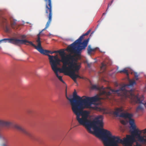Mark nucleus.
<instances>
[{
  "mask_svg": "<svg viewBox=\"0 0 146 146\" xmlns=\"http://www.w3.org/2000/svg\"><path fill=\"white\" fill-rule=\"evenodd\" d=\"M96 125L93 128L94 131L93 134H95L98 137L102 135L106 137L103 140L104 146H119V143L122 144L124 146H129L131 144V141L133 142L135 141L134 135H127L126 138H125L122 140L118 136H112L110 131L102 128L103 127H101L100 126L98 127Z\"/></svg>",
  "mask_w": 146,
  "mask_h": 146,
  "instance_id": "nucleus-3",
  "label": "nucleus"
},
{
  "mask_svg": "<svg viewBox=\"0 0 146 146\" xmlns=\"http://www.w3.org/2000/svg\"><path fill=\"white\" fill-rule=\"evenodd\" d=\"M5 30L6 32L7 33L9 32L10 31V29L7 27H6Z\"/></svg>",
  "mask_w": 146,
  "mask_h": 146,
  "instance_id": "nucleus-20",
  "label": "nucleus"
},
{
  "mask_svg": "<svg viewBox=\"0 0 146 146\" xmlns=\"http://www.w3.org/2000/svg\"><path fill=\"white\" fill-rule=\"evenodd\" d=\"M131 126L132 127L133 129L134 130H135V129H136V126H135V125H134V124H133V125Z\"/></svg>",
  "mask_w": 146,
  "mask_h": 146,
  "instance_id": "nucleus-22",
  "label": "nucleus"
},
{
  "mask_svg": "<svg viewBox=\"0 0 146 146\" xmlns=\"http://www.w3.org/2000/svg\"><path fill=\"white\" fill-rule=\"evenodd\" d=\"M113 0H112L111 1V2L110 3H109L108 4V7H110V6H111V4L112 3H113ZM108 9H107L106 11H107V10H108Z\"/></svg>",
  "mask_w": 146,
  "mask_h": 146,
  "instance_id": "nucleus-21",
  "label": "nucleus"
},
{
  "mask_svg": "<svg viewBox=\"0 0 146 146\" xmlns=\"http://www.w3.org/2000/svg\"><path fill=\"white\" fill-rule=\"evenodd\" d=\"M90 31L91 30H89L86 33L80 36L77 40L68 46L66 50L74 54L76 56H80L82 50H85L87 47L89 38L84 40L82 42V41L84 38V37L88 35Z\"/></svg>",
  "mask_w": 146,
  "mask_h": 146,
  "instance_id": "nucleus-4",
  "label": "nucleus"
},
{
  "mask_svg": "<svg viewBox=\"0 0 146 146\" xmlns=\"http://www.w3.org/2000/svg\"><path fill=\"white\" fill-rule=\"evenodd\" d=\"M135 78L136 80H137L138 79V76L137 75H135Z\"/></svg>",
  "mask_w": 146,
  "mask_h": 146,
  "instance_id": "nucleus-24",
  "label": "nucleus"
},
{
  "mask_svg": "<svg viewBox=\"0 0 146 146\" xmlns=\"http://www.w3.org/2000/svg\"><path fill=\"white\" fill-rule=\"evenodd\" d=\"M118 72L121 73L123 72L126 74L127 75H128V70L125 69H124L122 70L119 71Z\"/></svg>",
  "mask_w": 146,
  "mask_h": 146,
  "instance_id": "nucleus-18",
  "label": "nucleus"
},
{
  "mask_svg": "<svg viewBox=\"0 0 146 146\" xmlns=\"http://www.w3.org/2000/svg\"><path fill=\"white\" fill-rule=\"evenodd\" d=\"M2 120H0V125H1Z\"/></svg>",
  "mask_w": 146,
  "mask_h": 146,
  "instance_id": "nucleus-26",
  "label": "nucleus"
},
{
  "mask_svg": "<svg viewBox=\"0 0 146 146\" xmlns=\"http://www.w3.org/2000/svg\"><path fill=\"white\" fill-rule=\"evenodd\" d=\"M3 145L4 146H5V144H3Z\"/></svg>",
  "mask_w": 146,
  "mask_h": 146,
  "instance_id": "nucleus-28",
  "label": "nucleus"
},
{
  "mask_svg": "<svg viewBox=\"0 0 146 146\" xmlns=\"http://www.w3.org/2000/svg\"><path fill=\"white\" fill-rule=\"evenodd\" d=\"M95 50L96 49L95 48H91V46L90 45L88 46V54L90 55L91 54L92 52H95Z\"/></svg>",
  "mask_w": 146,
  "mask_h": 146,
  "instance_id": "nucleus-15",
  "label": "nucleus"
},
{
  "mask_svg": "<svg viewBox=\"0 0 146 146\" xmlns=\"http://www.w3.org/2000/svg\"><path fill=\"white\" fill-rule=\"evenodd\" d=\"M75 83H77V80L76 78L72 77H70Z\"/></svg>",
  "mask_w": 146,
  "mask_h": 146,
  "instance_id": "nucleus-23",
  "label": "nucleus"
},
{
  "mask_svg": "<svg viewBox=\"0 0 146 146\" xmlns=\"http://www.w3.org/2000/svg\"><path fill=\"white\" fill-rule=\"evenodd\" d=\"M121 123H122L123 124H125V122L123 121H121Z\"/></svg>",
  "mask_w": 146,
  "mask_h": 146,
  "instance_id": "nucleus-25",
  "label": "nucleus"
},
{
  "mask_svg": "<svg viewBox=\"0 0 146 146\" xmlns=\"http://www.w3.org/2000/svg\"><path fill=\"white\" fill-rule=\"evenodd\" d=\"M67 99L69 101L72 106V110L76 115V119L80 125L85 126L89 133H94L91 129L96 125H100V127H103L102 121L103 116L100 115L96 118L95 121H91L88 119L89 112L86 111H83L85 108L94 109L92 107L94 102L98 101L99 98L97 96L92 97L85 96L81 97L77 95L75 90L73 93V98H70L66 96Z\"/></svg>",
  "mask_w": 146,
  "mask_h": 146,
  "instance_id": "nucleus-1",
  "label": "nucleus"
},
{
  "mask_svg": "<svg viewBox=\"0 0 146 146\" xmlns=\"http://www.w3.org/2000/svg\"><path fill=\"white\" fill-rule=\"evenodd\" d=\"M14 127L18 130L28 136L32 139L39 142V141L37 138L34 136L30 132L26 130L24 128L16 124L15 125Z\"/></svg>",
  "mask_w": 146,
  "mask_h": 146,
  "instance_id": "nucleus-11",
  "label": "nucleus"
},
{
  "mask_svg": "<svg viewBox=\"0 0 146 146\" xmlns=\"http://www.w3.org/2000/svg\"><path fill=\"white\" fill-rule=\"evenodd\" d=\"M143 109V108L141 106H139L137 108V110H142Z\"/></svg>",
  "mask_w": 146,
  "mask_h": 146,
  "instance_id": "nucleus-19",
  "label": "nucleus"
},
{
  "mask_svg": "<svg viewBox=\"0 0 146 146\" xmlns=\"http://www.w3.org/2000/svg\"><path fill=\"white\" fill-rule=\"evenodd\" d=\"M11 25L12 28L13 29L17 28L16 20L12 18L10 19Z\"/></svg>",
  "mask_w": 146,
  "mask_h": 146,
  "instance_id": "nucleus-13",
  "label": "nucleus"
},
{
  "mask_svg": "<svg viewBox=\"0 0 146 146\" xmlns=\"http://www.w3.org/2000/svg\"><path fill=\"white\" fill-rule=\"evenodd\" d=\"M136 84V82L134 80H131L129 81V84L127 86H132Z\"/></svg>",
  "mask_w": 146,
  "mask_h": 146,
  "instance_id": "nucleus-17",
  "label": "nucleus"
},
{
  "mask_svg": "<svg viewBox=\"0 0 146 146\" xmlns=\"http://www.w3.org/2000/svg\"><path fill=\"white\" fill-rule=\"evenodd\" d=\"M54 53H58L61 57V59H59V63L57 65L60 64V62L62 63L63 64L68 63V62L70 60H72L74 58V57L76 56L71 55L70 54H66L64 50H59L54 51H53Z\"/></svg>",
  "mask_w": 146,
  "mask_h": 146,
  "instance_id": "nucleus-8",
  "label": "nucleus"
},
{
  "mask_svg": "<svg viewBox=\"0 0 146 146\" xmlns=\"http://www.w3.org/2000/svg\"><path fill=\"white\" fill-rule=\"evenodd\" d=\"M126 86H122L119 89L115 90L111 89L110 87L104 88L102 86L100 87L98 85L91 84L90 88L92 90H100V95L104 97L101 98L99 97L100 100L98 101L101 99L110 100L111 98L110 97H111V95L110 91H111L114 94H117L118 96L125 98H129L134 100H136L137 103L142 104L145 106L146 104V101H143L144 100L143 96H141L139 98L138 95H135L133 94L132 90H127L125 89Z\"/></svg>",
  "mask_w": 146,
  "mask_h": 146,
  "instance_id": "nucleus-2",
  "label": "nucleus"
},
{
  "mask_svg": "<svg viewBox=\"0 0 146 146\" xmlns=\"http://www.w3.org/2000/svg\"><path fill=\"white\" fill-rule=\"evenodd\" d=\"M144 134H146V135L144 136H141L140 132L138 129H135L131 132V134L132 135H134V137L137 136L136 138L139 141L145 143H146V129L144 130Z\"/></svg>",
  "mask_w": 146,
  "mask_h": 146,
  "instance_id": "nucleus-10",
  "label": "nucleus"
},
{
  "mask_svg": "<svg viewBox=\"0 0 146 146\" xmlns=\"http://www.w3.org/2000/svg\"><path fill=\"white\" fill-rule=\"evenodd\" d=\"M6 41L5 42H9L12 43L15 45L19 44L20 40L15 38H4L1 40H0V43L2 41Z\"/></svg>",
  "mask_w": 146,
  "mask_h": 146,
  "instance_id": "nucleus-12",
  "label": "nucleus"
},
{
  "mask_svg": "<svg viewBox=\"0 0 146 146\" xmlns=\"http://www.w3.org/2000/svg\"><path fill=\"white\" fill-rule=\"evenodd\" d=\"M68 64V63L63 64L61 68H58V65H57V64L51 66L52 70L54 72L57 77L60 81L64 84L65 83L62 79V77L59 76L58 74V72L59 71L60 73H63L65 75H67V74H68L67 69H68L69 67H67V65Z\"/></svg>",
  "mask_w": 146,
  "mask_h": 146,
  "instance_id": "nucleus-7",
  "label": "nucleus"
},
{
  "mask_svg": "<svg viewBox=\"0 0 146 146\" xmlns=\"http://www.w3.org/2000/svg\"><path fill=\"white\" fill-rule=\"evenodd\" d=\"M38 43L37 46L33 44L32 42L28 41L26 40H20L19 44H24L29 45V44L35 47L40 53L42 54L47 55L48 57L49 62L51 66L57 64L59 63V59L57 55L55 56H51L48 54H52L54 53L53 51L43 49L41 46V42L39 38L36 41Z\"/></svg>",
  "mask_w": 146,
  "mask_h": 146,
  "instance_id": "nucleus-5",
  "label": "nucleus"
},
{
  "mask_svg": "<svg viewBox=\"0 0 146 146\" xmlns=\"http://www.w3.org/2000/svg\"><path fill=\"white\" fill-rule=\"evenodd\" d=\"M1 125L3 126L9 127L12 125L11 122L9 121H5L2 120Z\"/></svg>",
  "mask_w": 146,
  "mask_h": 146,
  "instance_id": "nucleus-14",
  "label": "nucleus"
},
{
  "mask_svg": "<svg viewBox=\"0 0 146 146\" xmlns=\"http://www.w3.org/2000/svg\"><path fill=\"white\" fill-rule=\"evenodd\" d=\"M106 14V13H103V14Z\"/></svg>",
  "mask_w": 146,
  "mask_h": 146,
  "instance_id": "nucleus-29",
  "label": "nucleus"
},
{
  "mask_svg": "<svg viewBox=\"0 0 146 146\" xmlns=\"http://www.w3.org/2000/svg\"><path fill=\"white\" fill-rule=\"evenodd\" d=\"M107 64H109L107 62L105 61L102 63V65L101 67V68L102 69L104 70V71L106 69V66Z\"/></svg>",
  "mask_w": 146,
  "mask_h": 146,
  "instance_id": "nucleus-16",
  "label": "nucleus"
},
{
  "mask_svg": "<svg viewBox=\"0 0 146 146\" xmlns=\"http://www.w3.org/2000/svg\"><path fill=\"white\" fill-rule=\"evenodd\" d=\"M115 85L116 86H118V84H117V83H116L115 84Z\"/></svg>",
  "mask_w": 146,
  "mask_h": 146,
  "instance_id": "nucleus-27",
  "label": "nucleus"
},
{
  "mask_svg": "<svg viewBox=\"0 0 146 146\" xmlns=\"http://www.w3.org/2000/svg\"><path fill=\"white\" fill-rule=\"evenodd\" d=\"M123 110L122 108H118L116 109L115 111L113 112V114L117 116L125 118H128L129 119V123L131 126L133 125L134 124V121L133 119L131 118L132 117V115L128 113H121L120 114L119 113L122 112Z\"/></svg>",
  "mask_w": 146,
  "mask_h": 146,
  "instance_id": "nucleus-9",
  "label": "nucleus"
},
{
  "mask_svg": "<svg viewBox=\"0 0 146 146\" xmlns=\"http://www.w3.org/2000/svg\"><path fill=\"white\" fill-rule=\"evenodd\" d=\"M75 56L74 57V58L72 60H70L68 62L67 67H69L67 69V75L69 76L70 77H72L76 79L79 78L80 79L83 78V77L80 76L78 74H76L75 73H78V71L81 67V63L78 62V57H80Z\"/></svg>",
  "mask_w": 146,
  "mask_h": 146,
  "instance_id": "nucleus-6",
  "label": "nucleus"
}]
</instances>
